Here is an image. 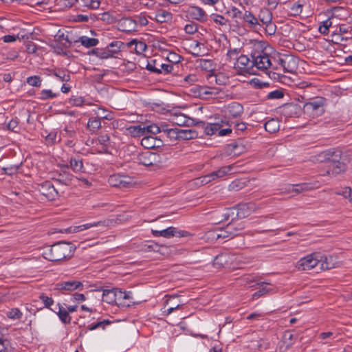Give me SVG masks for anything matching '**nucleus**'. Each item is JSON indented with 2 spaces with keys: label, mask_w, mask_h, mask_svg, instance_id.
Returning <instances> with one entry per match:
<instances>
[{
  "label": "nucleus",
  "mask_w": 352,
  "mask_h": 352,
  "mask_svg": "<svg viewBox=\"0 0 352 352\" xmlns=\"http://www.w3.org/2000/svg\"><path fill=\"white\" fill-rule=\"evenodd\" d=\"M75 249L72 243L59 241L45 250L43 256L50 261H59L72 257Z\"/></svg>",
  "instance_id": "f257e3e1"
},
{
  "label": "nucleus",
  "mask_w": 352,
  "mask_h": 352,
  "mask_svg": "<svg viewBox=\"0 0 352 352\" xmlns=\"http://www.w3.org/2000/svg\"><path fill=\"white\" fill-rule=\"evenodd\" d=\"M244 228V222H238L234 221V218H232L230 222H229L225 227L217 230L216 237L217 239H233L234 237L239 236Z\"/></svg>",
  "instance_id": "f03ea898"
},
{
  "label": "nucleus",
  "mask_w": 352,
  "mask_h": 352,
  "mask_svg": "<svg viewBox=\"0 0 352 352\" xmlns=\"http://www.w3.org/2000/svg\"><path fill=\"white\" fill-rule=\"evenodd\" d=\"M195 97L203 100L215 98L221 91L219 87L195 85L190 89Z\"/></svg>",
  "instance_id": "7ed1b4c3"
},
{
  "label": "nucleus",
  "mask_w": 352,
  "mask_h": 352,
  "mask_svg": "<svg viewBox=\"0 0 352 352\" xmlns=\"http://www.w3.org/2000/svg\"><path fill=\"white\" fill-rule=\"evenodd\" d=\"M322 258V253L314 252L301 258L298 261L296 267L300 270H310L319 265Z\"/></svg>",
  "instance_id": "20e7f679"
},
{
  "label": "nucleus",
  "mask_w": 352,
  "mask_h": 352,
  "mask_svg": "<svg viewBox=\"0 0 352 352\" xmlns=\"http://www.w3.org/2000/svg\"><path fill=\"white\" fill-rule=\"evenodd\" d=\"M316 161L320 163L331 162L332 164L343 161L342 152L338 148L327 149L316 156Z\"/></svg>",
  "instance_id": "39448f33"
},
{
  "label": "nucleus",
  "mask_w": 352,
  "mask_h": 352,
  "mask_svg": "<svg viewBox=\"0 0 352 352\" xmlns=\"http://www.w3.org/2000/svg\"><path fill=\"white\" fill-rule=\"evenodd\" d=\"M138 164L145 166H157L162 162V157L157 153L146 151L137 157Z\"/></svg>",
  "instance_id": "423d86ee"
},
{
  "label": "nucleus",
  "mask_w": 352,
  "mask_h": 352,
  "mask_svg": "<svg viewBox=\"0 0 352 352\" xmlns=\"http://www.w3.org/2000/svg\"><path fill=\"white\" fill-rule=\"evenodd\" d=\"M146 69L152 73L168 74L173 72L174 65L170 63H160L157 59L148 61Z\"/></svg>",
  "instance_id": "0eeeda50"
},
{
  "label": "nucleus",
  "mask_w": 352,
  "mask_h": 352,
  "mask_svg": "<svg viewBox=\"0 0 352 352\" xmlns=\"http://www.w3.org/2000/svg\"><path fill=\"white\" fill-rule=\"evenodd\" d=\"M277 62L286 72L292 73L298 67L297 58L289 54H282L279 56Z\"/></svg>",
  "instance_id": "6e6552de"
},
{
  "label": "nucleus",
  "mask_w": 352,
  "mask_h": 352,
  "mask_svg": "<svg viewBox=\"0 0 352 352\" xmlns=\"http://www.w3.org/2000/svg\"><path fill=\"white\" fill-rule=\"evenodd\" d=\"M234 67L240 74H251L254 68L252 58H250L246 55L241 54L236 58Z\"/></svg>",
  "instance_id": "1a4fd4ad"
},
{
  "label": "nucleus",
  "mask_w": 352,
  "mask_h": 352,
  "mask_svg": "<svg viewBox=\"0 0 352 352\" xmlns=\"http://www.w3.org/2000/svg\"><path fill=\"white\" fill-rule=\"evenodd\" d=\"M152 234L155 237L162 236L166 239H170L173 236H187L188 235V232L179 230L175 227H168L162 230H151Z\"/></svg>",
  "instance_id": "9d476101"
},
{
  "label": "nucleus",
  "mask_w": 352,
  "mask_h": 352,
  "mask_svg": "<svg viewBox=\"0 0 352 352\" xmlns=\"http://www.w3.org/2000/svg\"><path fill=\"white\" fill-rule=\"evenodd\" d=\"M233 168V165L222 166L217 170L213 171L210 174L202 177L201 182L203 184H206L217 178H221L227 175L230 171H232Z\"/></svg>",
  "instance_id": "9b49d317"
},
{
  "label": "nucleus",
  "mask_w": 352,
  "mask_h": 352,
  "mask_svg": "<svg viewBox=\"0 0 352 352\" xmlns=\"http://www.w3.org/2000/svg\"><path fill=\"white\" fill-rule=\"evenodd\" d=\"M38 191L49 200H55L58 196V191L50 181H45L38 186Z\"/></svg>",
  "instance_id": "f8f14e48"
},
{
  "label": "nucleus",
  "mask_w": 352,
  "mask_h": 352,
  "mask_svg": "<svg viewBox=\"0 0 352 352\" xmlns=\"http://www.w3.org/2000/svg\"><path fill=\"white\" fill-rule=\"evenodd\" d=\"M83 285L77 280L63 281L56 284L55 289L64 292H73L74 290H82Z\"/></svg>",
  "instance_id": "ddd939ff"
},
{
  "label": "nucleus",
  "mask_w": 352,
  "mask_h": 352,
  "mask_svg": "<svg viewBox=\"0 0 352 352\" xmlns=\"http://www.w3.org/2000/svg\"><path fill=\"white\" fill-rule=\"evenodd\" d=\"M68 168L67 165L63 166L61 170L57 173L56 177L54 178V181L62 185H71L74 177L68 171Z\"/></svg>",
  "instance_id": "4468645a"
},
{
  "label": "nucleus",
  "mask_w": 352,
  "mask_h": 352,
  "mask_svg": "<svg viewBox=\"0 0 352 352\" xmlns=\"http://www.w3.org/2000/svg\"><path fill=\"white\" fill-rule=\"evenodd\" d=\"M324 104V99L323 98H316L311 102H306L304 104L303 109L305 113L315 115V113L323 111Z\"/></svg>",
  "instance_id": "2eb2a0df"
},
{
  "label": "nucleus",
  "mask_w": 352,
  "mask_h": 352,
  "mask_svg": "<svg viewBox=\"0 0 352 352\" xmlns=\"http://www.w3.org/2000/svg\"><path fill=\"white\" fill-rule=\"evenodd\" d=\"M109 184L120 188H129L133 186L132 180L127 176L112 175L109 179Z\"/></svg>",
  "instance_id": "dca6fc26"
},
{
  "label": "nucleus",
  "mask_w": 352,
  "mask_h": 352,
  "mask_svg": "<svg viewBox=\"0 0 352 352\" xmlns=\"http://www.w3.org/2000/svg\"><path fill=\"white\" fill-rule=\"evenodd\" d=\"M225 114L228 118H236L243 113V107L239 102H233L225 107Z\"/></svg>",
  "instance_id": "f3484780"
},
{
  "label": "nucleus",
  "mask_w": 352,
  "mask_h": 352,
  "mask_svg": "<svg viewBox=\"0 0 352 352\" xmlns=\"http://www.w3.org/2000/svg\"><path fill=\"white\" fill-rule=\"evenodd\" d=\"M187 16L200 22H204L207 20L208 15L206 12L200 7L190 6L186 10Z\"/></svg>",
  "instance_id": "a211bd4d"
},
{
  "label": "nucleus",
  "mask_w": 352,
  "mask_h": 352,
  "mask_svg": "<svg viewBox=\"0 0 352 352\" xmlns=\"http://www.w3.org/2000/svg\"><path fill=\"white\" fill-rule=\"evenodd\" d=\"M252 58L253 67H256L258 69H267L272 65L271 60L267 53Z\"/></svg>",
  "instance_id": "6ab92c4d"
},
{
  "label": "nucleus",
  "mask_w": 352,
  "mask_h": 352,
  "mask_svg": "<svg viewBox=\"0 0 352 352\" xmlns=\"http://www.w3.org/2000/svg\"><path fill=\"white\" fill-rule=\"evenodd\" d=\"M170 120L173 124L179 126H189L192 124L193 120L182 113H175L170 116Z\"/></svg>",
  "instance_id": "aec40b11"
},
{
  "label": "nucleus",
  "mask_w": 352,
  "mask_h": 352,
  "mask_svg": "<svg viewBox=\"0 0 352 352\" xmlns=\"http://www.w3.org/2000/svg\"><path fill=\"white\" fill-rule=\"evenodd\" d=\"M118 29L124 32L136 31V23L133 19L122 18L118 23Z\"/></svg>",
  "instance_id": "412c9836"
},
{
  "label": "nucleus",
  "mask_w": 352,
  "mask_h": 352,
  "mask_svg": "<svg viewBox=\"0 0 352 352\" xmlns=\"http://www.w3.org/2000/svg\"><path fill=\"white\" fill-rule=\"evenodd\" d=\"M300 112V107L294 103H287L281 107V113L285 117H296Z\"/></svg>",
  "instance_id": "4be33fe9"
},
{
  "label": "nucleus",
  "mask_w": 352,
  "mask_h": 352,
  "mask_svg": "<svg viewBox=\"0 0 352 352\" xmlns=\"http://www.w3.org/2000/svg\"><path fill=\"white\" fill-rule=\"evenodd\" d=\"M105 221H95L93 223H87L83 225L78 226H72L69 227L67 229L65 230V232L68 233H74V232H78L87 229H89L92 227H98V226H105Z\"/></svg>",
  "instance_id": "5701e85b"
},
{
  "label": "nucleus",
  "mask_w": 352,
  "mask_h": 352,
  "mask_svg": "<svg viewBox=\"0 0 352 352\" xmlns=\"http://www.w3.org/2000/svg\"><path fill=\"white\" fill-rule=\"evenodd\" d=\"M267 43L262 41H254L251 44V58L258 57L259 55L265 54V52Z\"/></svg>",
  "instance_id": "b1692460"
},
{
  "label": "nucleus",
  "mask_w": 352,
  "mask_h": 352,
  "mask_svg": "<svg viewBox=\"0 0 352 352\" xmlns=\"http://www.w3.org/2000/svg\"><path fill=\"white\" fill-rule=\"evenodd\" d=\"M242 19L248 24L250 28L256 29L257 26H261L256 18L250 11L245 10L242 15Z\"/></svg>",
  "instance_id": "393cba45"
},
{
  "label": "nucleus",
  "mask_w": 352,
  "mask_h": 352,
  "mask_svg": "<svg viewBox=\"0 0 352 352\" xmlns=\"http://www.w3.org/2000/svg\"><path fill=\"white\" fill-rule=\"evenodd\" d=\"M235 210V217L238 219H243L248 217L252 210L248 204H240L236 208H233Z\"/></svg>",
  "instance_id": "a878e982"
},
{
  "label": "nucleus",
  "mask_w": 352,
  "mask_h": 352,
  "mask_svg": "<svg viewBox=\"0 0 352 352\" xmlns=\"http://www.w3.org/2000/svg\"><path fill=\"white\" fill-rule=\"evenodd\" d=\"M346 170V166L343 161L332 164L331 166L327 170V173L329 175L336 176Z\"/></svg>",
  "instance_id": "bb28decb"
},
{
  "label": "nucleus",
  "mask_w": 352,
  "mask_h": 352,
  "mask_svg": "<svg viewBox=\"0 0 352 352\" xmlns=\"http://www.w3.org/2000/svg\"><path fill=\"white\" fill-rule=\"evenodd\" d=\"M322 259L319 265L322 270H328L336 267V262L333 256H324L322 254Z\"/></svg>",
  "instance_id": "cd10ccee"
},
{
  "label": "nucleus",
  "mask_w": 352,
  "mask_h": 352,
  "mask_svg": "<svg viewBox=\"0 0 352 352\" xmlns=\"http://www.w3.org/2000/svg\"><path fill=\"white\" fill-rule=\"evenodd\" d=\"M69 166L74 172H82L84 166L82 158L79 155L72 157L69 160Z\"/></svg>",
  "instance_id": "c85d7f7f"
},
{
  "label": "nucleus",
  "mask_w": 352,
  "mask_h": 352,
  "mask_svg": "<svg viewBox=\"0 0 352 352\" xmlns=\"http://www.w3.org/2000/svg\"><path fill=\"white\" fill-rule=\"evenodd\" d=\"M129 133L133 138H140L141 136H145L146 131L145 126L142 125H133L131 126L127 129Z\"/></svg>",
  "instance_id": "c756f323"
},
{
  "label": "nucleus",
  "mask_w": 352,
  "mask_h": 352,
  "mask_svg": "<svg viewBox=\"0 0 352 352\" xmlns=\"http://www.w3.org/2000/svg\"><path fill=\"white\" fill-rule=\"evenodd\" d=\"M74 42L80 43L84 47L89 48L96 46L98 44L99 41L95 38H89L86 36H80L78 39L75 40Z\"/></svg>",
  "instance_id": "7c9ffc66"
},
{
  "label": "nucleus",
  "mask_w": 352,
  "mask_h": 352,
  "mask_svg": "<svg viewBox=\"0 0 352 352\" xmlns=\"http://www.w3.org/2000/svg\"><path fill=\"white\" fill-rule=\"evenodd\" d=\"M318 183H302L294 184V193L299 194L318 188Z\"/></svg>",
  "instance_id": "2f4dec72"
},
{
  "label": "nucleus",
  "mask_w": 352,
  "mask_h": 352,
  "mask_svg": "<svg viewBox=\"0 0 352 352\" xmlns=\"http://www.w3.org/2000/svg\"><path fill=\"white\" fill-rule=\"evenodd\" d=\"M258 19V22L260 21L263 26L264 25L272 22V13L269 9L263 8L259 12Z\"/></svg>",
  "instance_id": "473e14b6"
},
{
  "label": "nucleus",
  "mask_w": 352,
  "mask_h": 352,
  "mask_svg": "<svg viewBox=\"0 0 352 352\" xmlns=\"http://www.w3.org/2000/svg\"><path fill=\"white\" fill-rule=\"evenodd\" d=\"M75 1L80 7L92 10L98 9L100 5L99 0H75Z\"/></svg>",
  "instance_id": "72a5a7b5"
},
{
  "label": "nucleus",
  "mask_w": 352,
  "mask_h": 352,
  "mask_svg": "<svg viewBox=\"0 0 352 352\" xmlns=\"http://www.w3.org/2000/svg\"><path fill=\"white\" fill-rule=\"evenodd\" d=\"M228 264V256L225 253L216 256L213 261V265L218 268L225 267Z\"/></svg>",
  "instance_id": "f704fd0d"
},
{
  "label": "nucleus",
  "mask_w": 352,
  "mask_h": 352,
  "mask_svg": "<svg viewBox=\"0 0 352 352\" xmlns=\"http://www.w3.org/2000/svg\"><path fill=\"white\" fill-rule=\"evenodd\" d=\"M155 19L158 23H167L171 21L172 14L168 11L161 10L155 14Z\"/></svg>",
  "instance_id": "c9c22d12"
},
{
  "label": "nucleus",
  "mask_w": 352,
  "mask_h": 352,
  "mask_svg": "<svg viewBox=\"0 0 352 352\" xmlns=\"http://www.w3.org/2000/svg\"><path fill=\"white\" fill-rule=\"evenodd\" d=\"M264 127L267 132L274 133L279 130V122L277 119H270L265 123Z\"/></svg>",
  "instance_id": "e433bc0d"
},
{
  "label": "nucleus",
  "mask_w": 352,
  "mask_h": 352,
  "mask_svg": "<svg viewBox=\"0 0 352 352\" xmlns=\"http://www.w3.org/2000/svg\"><path fill=\"white\" fill-rule=\"evenodd\" d=\"M58 311L57 312V315L58 316L59 319L65 324H69L71 322L72 317L69 316L68 311L60 304H58Z\"/></svg>",
  "instance_id": "4c0bfd02"
},
{
  "label": "nucleus",
  "mask_w": 352,
  "mask_h": 352,
  "mask_svg": "<svg viewBox=\"0 0 352 352\" xmlns=\"http://www.w3.org/2000/svg\"><path fill=\"white\" fill-rule=\"evenodd\" d=\"M102 126L101 121L96 117L89 118L87 122V129L91 133H96Z\"/></svg>",
  "instance_id": "58836bf2"
},
{
  "label": "nucleus",
  "mask_w": 352,
  "mask_h": 352,
  "mask_svg": "<svg viewBox=\"0 0 352 352\" xmlns=\"http://www.w3.org/2000/svg\"><path fill=\"white\" fill-rule=\"evenodd\" d=\"M95 111L96 114V117L99 118L100 121L101 120H111L113 119V113L104 108H98V110Z\"/></svg>",
  "instance_id": "ea45409f"
},
{
  "label": "nucleus",
  "mask_w": 352,
  "mask_h": 352,
  "mask_svg": "<svg viewBox=\"0 0 352 352\" xmlns=\"http://www.w3.org/2000/svg\"><path fill=\"white\" fill-rule=\"evenodd\" d=\"M114 288L111 289H104L102 293V300L108 304H116Z\"/></svg>",
  "instance_id": "a19ab883"
},
{
  "label": "nucleus",
  "mask_w": 352,
  "mask_h": 352,
  "mask_svg": "<svg viewBox=\"0 0 352 352\" xmlns=\"http://www.w3.org/2000/svg\"><path fill=\"white\" fill-rule=\"evenodd\" d=\"M114 292H115V297L116 298V305L118 306H123V307H129L130 305V303H133V302H124L123 300V291H122L120 289L114 288Z\"/></svg>",
  "instance_id": "79ce46f5"
},
{
  "label": "nucleus",
  "mask_w": 352,
  "mask_h": 352,
  "mask_svg": "<svg viewBox=\"0 0 352 352\" xmlns=\"http://www.w3.org/2000/svg\"><path fill=\"white\" fill-rule=\"evenodd\" d=\"M196 63L201 69L207 72L212 71L214 68V63L212 60L201 58L197 60Z\"/></svg>",
  "instance_id": "37998d69"
},
{
  "label": "nucleus",
  "mask_w": 352,
  "mask_h": 352,
  "mask_svg": "<svg viewBox=\"0 0 352 352\" xmlns=\"http://www.w3.org/2000/svg\"><path fill=\"white\" fill-rule=\"evenodd\" d=\"M135 45V51L136 54H141L147 49V45L143 41H138L136 39L132 40L129 43V45Z\"/></svg>",
  "instance_id": "c03bdc74"
},
{
  "label": "nucleus",
  "mask_w": 352,
  "mask_h": 352,
  "mask_svg": "<svg viewBox=\"0 0 352 352\" xmlns=\"http://www.w3.org/2000/svg\"><path fill=\"white\" fill-rule=\"evenodd\" d=\"M179 140H188L194 139L197 136L195 131L191 129H179Z\"/></svg>",
  "instance_id": "a18cd8bd"
},
{
  "label": "nucleus",
  "mask_w": 352,
  "mask_h": 352,
  "mask_svg": "<svg viewBox=\"0 0 352 352\" xmlns=\"http://www.w3.org/2000/svg\"><path fill=\"white\" fill-rule=\"evenodd\" d=\"M154 137L152 135H146L141 140V145L146 149H154Z\"/></svg>",
  "instance_id": "49530a36"
},
{
  "label": "nucleus",
  "mask_w": 352,
  "mask_h": 352,
  "mask_svg": "<svg viewBox=\"0 0 352 352\" xmlns=\"http://www.w3.org/2000/svg\"><path fill=\"white\" fill-rule=\"evenodd\" d=\"M256 285H260L261 287L257 292L252 294V299L254 300L258 299L270 291V289L267 287V285L266 283H256Z\"/></svg>",
  "instance_id": "de8ad7c7"
},
{
  "label": "nucleus",
  "mask_w": 352,
  "mask_h": 352,
  "mask_svg": "<svg viewBox=\"0 0 352 352\" xmlns=\"http://www.w3.org/2000/svg\"><path fill=\"white\" fill-rule=\"evenodd\" d=\"M331 25L332 21L331 19H327L320 23L318 31L323 35H327L329 32V28Z\"/></svg>",
  "instance_id": "09e8293b"
},
{
  "label": "nucleus",
  "mask_w": 352,
  "mask_h": 352,
  "mask_svg": "<svg viewBox=\"0 0 352 352\" xmlns=\"http://www.w3.org/2000/svg\"><path fill=\"white\" fill-rule=\"evenodd\" d=\"M58 96V94L53 93L51 89H43L40 92L38 99L41 100H46L55 98Z\"/></svg>",
  "instance_id": "8fccbe9b"
},
{
  "label": "nucleus",
  "mask_w": 352,
  "mask_h": 352,
  "mask_svg": "<svg viewBox=\"0 0 352 352\" xmlns=\"http://www.w3.org/2000/svg\"><path fill=\"white\" fill-rule=\"evenodd\" d=\"M219 129V122L208 124L204 127V133L208 135H212L217 133Z\"/></svg>",
  "instance_id": "3c124183"
},
{
  "label": "nucleus",
  "mask_w": 352,
  "mask_h": 352,
  "mask_svg": "<svg viewBox=\"0 0 352 352\" xmlns=\"http://www.w3.org/2000/svg\"><path fill=\"white\" fill-rule=\"evenodd\" d=\"M116 54V51L114 50H108L107 47L105 48H100L98 53V58L101 59H107L113 57Z\"/></svg>",
  "instance_id": "603ef678"
},
{
  "label": "nucleus",
  "mask_w": 352,
  "mask_h": 352,
  "mask_svg": "<svg viewBox=\"0 0 352 352\" xmlns=\"http://www.w3.org/2000/svg\"><path fill=\"white\" fill-rule=\"evenodd\" d=\"M6 316L8 318L12 320L21 319L23 314L18 308H12L6 313Z\"/></svg>",
  "instance_id": "864d4df0"
},
{
  "label": "nucleus",
  "mask_w": 352,
  "mask_h": 352,
  "mask_svg": "<svg viewBox=\"0 0 352 352\" xmlns=\"http://www.w3.org/2000/svg\"><path fill=\"white\" fill-rule=\"evenodd\" d=\"M53 75L62 82H67L70 80L69 74L62 69L54 70Z\"/></svg>",
  "instance_id": "5fc2aeb1"
},
{
  "label": "nucleus",
  "mask_w": 352,
  "mask_h": 352,
  "mask_svg": "<svg viewBox=\"0 0 352 352\" xmlns=\"http://www.w3.org/2000/svg\"><path fill=\"white\" fill-rule=\"evenodd\" d=\"M213 21L216 24L220 25L225 28H228L230 27L229 21L221 15H214L213 17Z\"/></svg>",
  "instance_id": "6e6d98bb"
},
{
  "label": "nucleus",
  "mask_w": 352,
  "mask_h": 352,
  "mask_svg": "<svg viewBox=\"0 0 352 352\" xmlns=\"http://www.w3.org/2000/svg\"><path fill=\"white\" fill-rule=\"evenodd\" d=\"M43 137L44 135H42ZM57 132L52 131L45 136V140L47 145H53L56 143Z\"/></svg>",
  "instance_id": "4d7b16f0"
},
{
  "label": "nucleus",
  "mask_w": 352,
  "mask_h": 352,
  "mask_svg": "<svg viewBox=\"0 0 352 352\" xmlns=\"http://www.w3.org/2000/svg\"><path fill=\"white\" fill-rule=\"evenodd\" d=\"M284 92L281 89H276L267 94L266 98L268 100H277L284 97Z\"/></svg>",
  "instance_id": "13d9d810"
},
{
  "label": "nucleus",
  "mask_w": 352,
  "mask_h": 352,
  "mask_svg": "<svg viewBox=\"0 0 352 352\" xmlns=\"http://www.w3.org/2000/svg\"><path fill=\"white\" fill-rule=\"evenodd\" d=\"M26 82L30 86L39 87L41 85L42 79L38 76H32L27 78Z\"/></svg>",
  "instance_id": "bf43d9fd"
},
{
  "label": "nucleus",
  "mask_w": 352,
  "mask_h": 352,
  "mask_svg": "<svg viewBox=\"0 0 352 352\" xmlns=\"http://www.w3.org/2000/svg\"><path fill=\"white\" fill-rule=\"evenodd\" d=\"M167 61L170 64H177L182 59V56L175 52H170L167 56Z\"/></svg>",
  "instance_id": "052dcab7"
},
{
  "label": "nucleus",
  "mask_w": 352,
  "mask_h": 352,
  "mask_svg": "<svg viewBox=\"0 0 352 352\" xmlns=\"http://www.w3.org/2000/svg\"><path fill=\"white\" fill-rule=\"evenodd\" d=\"M145 131L146 135L152 134L153 135L160 133V126L155 124L145 126Z\"/></svg>",
  "instance_id": "680f3d73"
},
{
  "label": "nucleus",
  "mask_w": 352,
  "mask_h": 352,
  "mask_svg": "<svg viewBox=\"0 0 352 352\" xmlns=\"http://www.w3.org/2000/svg\"><path fill=\"white\" fill-rule=\"evenodd\" d=\"M241 48H230L228 50L227 56L229 60H235L239 56V54L241 52Z\"/></svg>",
  "instance_id": "e2e57ef3"
},
{
  "label": "nucleus",
  "mask_w": 352,
  "mask_h": 352,
  "mask_svg": "<svg viewBox=\"0 0 352 352\" xmlns=\"http://www.w3.org/2000/svg\"><path fill=\"white\" fill-rule=\"evenodd\" d=\"M179 129L171 128L167 133V137L171 140H179Z\"/></svg>",
  "instance_id": "0e129e2a"
},
{
  "label": "nucleus",
  "mask_w": 352,
  "mask_h": 352,
  "mask_svg": "<svg viewBox=\"0 0 352 352\" xmlns=\"http://www.w3.org/2000/svg\"><path fill=\"white\" fill-rule=\"evenodd\" d=\"M123 45L124 43L122 41H115L109 44L107 46V48L109 50H114L116 51V54H118L120 51V49L123 47Z\"/></svg>",
  "instance_id": "69168bd1"
},
{
  "label": "nucleus",
  "mask_w": 352,
  "mask_h": 352,
  "mask_svg": "<svg viewBox=\"0 0 352 352\" xmlns=\"http://www.w3.org/2000/svg\"><path fill=\"white\" fill-rule=\"evenodd\" d=\"M226 14L231 16L232 19L242 18L243 15L242 12L235 7H233L230 10H228Z\"/></svg>",
  "instance_id": "338daca9"
},
{
  "label": "nucleus",
  "mask_w": 352,
  "mask_h": 352,
  "mask_svg": "<svg viewBox=\"0 0 352 352\" xmlns=\"http://www.w3.org/2000/svg\"><path fill=\"white\" fill-rule=\"evenodd\" d=\"M245 182H241V180L239 179H236L230 184V188L231 190L237 191L243 188L245 186Z\"/></svg>",
  "instance_id": "774afa93"
}]
</instances>
